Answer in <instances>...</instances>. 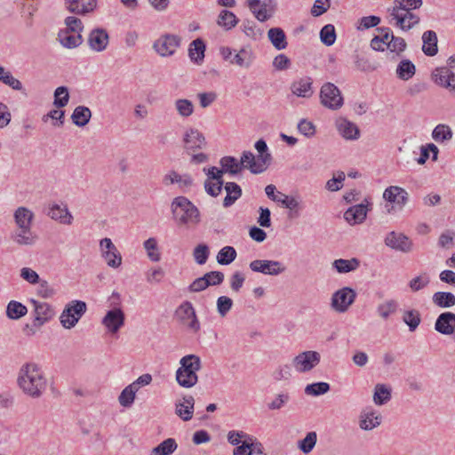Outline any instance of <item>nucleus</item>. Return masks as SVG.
Instances as JSON below:
<instances>
[{"instance_id": "nucleus-1", "label": "nucleus", "mask_w": 455, "mask_h": 455, "mask_svg": "<svg viewBox=\"0 0 455 455\" xmlns=\"http://www.w3.org/2000/svg\"><path fill=\"white\" fill-rule=\"evenodd\" d=\"M18 385L28 396L38 398L46 389L47 382L41 368L35 363H28L20 369Z\"/></svg>"}, {"instance_id": "nucleus-2", "label": "nucleus", "mask_w": 455, "mask_h": 455, "mask_svg": "<svg viewBox=\"0 0 455 455\" xmlns=\"http://www.w3.org/2000/svg\"><path fill=\"white\" fill-rule=\"evenodd\" d=\"M171 209L173 220L179 227H196L201 222L198 208L185 196L175 197Z\"/></svg>"}, {"instance_id": "nucleus-3", "label": "nucleus", "mask_w": 455, "mask_h": 455, "mask_svg": "<svg viewBox=\"0 0 455 455\" xmlns=\"http://www.w3.org/2000/svg\"><path fill=\"white\" fill-rule=\"evenodd\" d=\"M180 366L176 371V380L185 388L194 387L198 381L197 371L201 369V359L196 355H188L180 361Z\"/></svg>"}, {"instance_id": "nucleus-4", "label": "nucleus", "mask_w": 455, "mask_h": 455, "mask_svg": "<svg viewBox=\"0 0 455 455\" xmlns=\"http://www.w3.org/2000/svg\"><path fill=\"white\" fill-rule=\"evenodd\" d=\"M86 304L82 300H72L62 311L60 321L66 329L73 328L86 312Z\"/></svg>"}, {"instance_id": "nucleus-5", "label": "nucleus", "mask_w": 455, "mask_h": 455, "mask_svg": "<svg viewBox=\"0 0 455 455\" xmlns=\"http://www.w3.org/2000/svg\"><path fill=\"white\" fill-rule=\"evenodd\" d=\"M321 104L331 110L339 109L344 103L339 89L332 83L323 84L320 89Z\"/></svg>"}, {"instance_id": "nucleus-6", "label": "nucleus", "mask_w": 455, "mask_h": 455, "mask_svg": "<svg viewBox=\"0 0 455 455\" xmlns=\"http://www.w3.org/2000/svg\"><path fill=\"white\" fill-rule=\"evenodd\" d=\"M175 317L192 332L196 333L200 330V323L191 302L181 303L175 311Z\"/></svg>"}, {"instance_id": "nucleus-7", "label": "nucleus", "mask_w": 455, "mask_h": 455, "mask_svg": "<svg viewBox=\"0 0 455 455\" xmlns=\"http://www.w3.org/2000/svg\"><path fill=\"white\" fill-rule=\"evenodd\" d=\"M265 192L268 198H270L274 202H277L282 204V205L289 210H291L290 216L291 217H298L299 215V203L297 199L292 196H289L282 192L277 191L275 185H267L265 188Z\"/></svg>"}, {"instance_id": "nucleus-8", "label": "nucleus", "mask_w": 455, "mask_h": 455, "mask_svg": "<svg viewBox=\"0 0 455 455\" xmlns=\"http://www.w3.org/2000/svg\"><path fill=\"white\" fill-rule=\"evenodd\" d=\"M356 292L350 287H344L335 291L331 296V306L339 313H345L354 303Z\"/></svg>"}, {"instance_id": "nucleus-9", "label": "nucleus", "mask_w": 455, "mask_h": 455, "mask_svg": "<svg viewBox=\"0 0 455 455\" xmlns=\"http://www.w3.org/2000/svg\"><path fill=\"white\" fill-rule=\"evenodd\" d=\"M180 45V36L176 35L165 34L155 41L153 48L160 56L168 57L174 54Z\"/></svg>"}, {"instance_id": "nucleus-10", "label": "nucleus", "mask_w": 455, "mask_h": 455, "mask_svg": "<svg viewBox=\"0 0 455 455\" xmlns=\"http://www.w3.org/2000/svg\"><path fill=\"white\" fill-rule=\"evenodd\" d=\"M392 20H395V25L403 31H408L418 25L420 21L419 17L412 11L392 8L390 10Z\"/></svg>"}, {"instance_id": "nucleus-11", "label": "nucleus", "mask_w": 455, "mask_h": 455, "mask_svg": "<svg viewBox=\"0 0 455 455\" xmlns=\"http://www.w3.org/2000/svg\"><path fill=\"white\" fill-rule=\"evenodd\" d=\"M320 354L316 351H305L293 358L292 363L299 372L311 371L320 363Z\"/></svg>"}, {"instance_id": "nucleus-12", "label": "nucleus", "mask_w": 455, "mask_h": 455, "mask_svg": "<svg viewBox=\"0 0 455 455\" xmlns=\"http://www.w3.org/2000/svg\"><path fill=\"white\" fill-rule=\"evenodd\" d=\"M34 307V319L36 326H43L50 322L55 315V310L47 302L38 301L36 299H30Z\"/></svg>"}, {"instance_id": "nucleus-13", "label": "nucleus", "mask_w": 455, "mask_h": 455, "mask_svg": "<svg viewBox=\"0 0 455 455\" xmlns=\"http://www.w3.org/2000/svg\"><path fill=\"white\" fill-rule=\"evenodd\" d=\"M250 268L253 272L264 275H277L283 273L286 267L276 260L255 259L250 263Z\"/></svg>"}, {"instance_id": "nucleus-14", "label": "nucleus", "mask_w": 455, "mask_h": 455, "mask_svg": "<svg viewBox=\"0 0 455 455\" xmlns=\"http://www.w3.org/2000/svg\"><path fill=\"white\" fill-rule=\"evenodd\" d=\"M384 242L387 247L403 252H410L413 247L411 240L407 235L395 231L389 232Z\"/></svg>"}, {"instance_id": "nucleus-15", "label": "nucleus", "mask_w": 455, "mask_h": 455, "mask_svg": "<svg viewBox=\"0 0 455 455\" xmlns=\"http://www.w3.org/2000/svg\"><path fill=\"white\" fill-rule=\"evenodd\" d=\"M240 164L242 169H248L253 174L262 173L268 166L265 163L262 156H255L251 151H243L241 156Z\"/></svg>"}, {"instance_id": "nucleus-16", "label": "nucleus", "mask_w": 455, "mask_h": 455, "mask_svg": "<svg viewBox=\"0 0 455 455\" xmlns=\"http://www.w3.org/2000/svg\"><path fill=\"white\" fill-rule=\"evenodd\" d=\"M184 148L188 153L205 147V138L197 129H188L183 136Z\"/></svg>"}, {"instance_id": "nucleus-17", "label": "nucleus", "mask_w": 455, "mask_h": 455, "mask_svg": "<svg viewBox=\"0 0 455 455\" xmlns=\"http://www.w3.org/2000/svg\"><path fill=\"white\" fill-rule=\"evenodd\" d=\"M12 241L20 246L34 245L38 236L32 228H16L10 235Z\"/></svg>"}, {"instance_id": "nucleus-18", "label": "nucleus", "mask_w": 455, "mask_h": 455, "mask_svg": "<svg viewBox=\"0 0 455 455\" xmlns=\"http://www.w3.org/2000/svg\"><path fill=\"white\" fill-rule=\"evenodd\" d=\"M383 198L400 208H403L408 202L409 195L405 189L398 186H390L383 193Z\"/></svg>"}, {"instance_id": "nucleus-19", "label": "nucleus", "mask_w": 455, "mask_h": 455, "mask_svg": "<svg viewBox=\"0 0 455 455\" xmlns=\"http://www.w3.org/2000/svg\"><path fill=\"white\" fill-rule=\"evenodd\" d=\"M433 76L435 84L451 91L455 90V74L447 67L436 68Z\"/></svg>"}, {"instance_id": "nucleus-20", "label": "nucleus", "mask_w": 455, "mask_h": 455, "mask_svg": "<svg viewBox=\"0 0 455 455\" xmlns=\"http://www.w3.org/2000/svg\"><path fill=\"white\" fill-rule=\"evenodd\" d=\"M435 329L441 334L451 335L455 331V314L444 312L437 317Z\"/></svg>"}, {"instance_id": "nucleus-21", "label": "nucleus", "mask_w": 455, "mask_h": 455, "mask_svg": "<svg viewBox=\"0 0 455 455\" xmlns=\"http://www.w3.org/2000/svg\"><path fill=\"white\" fill-rule=\"evenodd\" d=\"M313 79L310 76H305L294 81L291 84V92L297 97L310 98L313 93Z\"/></svg>"}, {"instance_id": "nucleus-22", "label": "nucleus", "mask_w": 455, "mask_h": 455, "mask_svg": "<svg viewBox=\"0 0 455 455\" xmlns=\"http://www.w3.org/2000/svg\"><path fill=\"white\" fill-rule=\"evenodd\" d=\"M88 44L92 50L102 52L108 44V35L102 28L93 29L89 35Z\"/></svg>"}, {"instance_id": "nucleus-23", "label": "nucleus", "mask_w": 455, "mask_h": 455, "mask_svg": "<svg viewBox=\"0 0 455 455\" xmlns=\"http://www.w3.org/2000/svg\"><path fill=\"white\" fill-rule=\"evenodd\" d=\"M195 399L192 395H186L182 401H179L175 404V413L184 421L192 419L194 413Z\"/></svg>"}, {"instance_id": "nucleus-24", "label": "nucleus", "mask_w": 455, "mask_h": 455, "mask_svg": "<svg viewBox=\"0 0 455 455\" xmlns=\"http://www.w3.org/2000/svg\"><path fill=\"white\" fill-rule=\"evenodd\" d=\"M48 215L61 224L70 225L73 221V216L66 204H52L49 208Z\"/></svg>"}, {"instance_id": "nucleus-25", "label": "nucleus", "mask_w": 455, "mask_h": 455, "mask_svg": "<svg viewBox=\"0 0 455 455\" xmlns=\"http://www.w3.org/2000/svg\"><path fill=\"white\" fill-rule=\"evenodd\" d=\"M367 206L363 204L349 207L344 213V219L350 225L360 224L363 222L367 216Z\"/></svg>"}, {"instance_id": "nucleus-26", "label": "nucleus", "mask_w": 455, "mask_h": 455, "mask_svg": "<svg viewBox=\"0 0 455 455\" xmlns=\"http://www.w3.org/2000/svg\"><path fill=\"white\" fill-rule=\"evenodd\" d=\"M34 218V212L24 206L18 207L13 213L16 228H32Z\"/></svg>"}, {"instance_id": "nucleus-27", "label": "nucleus", "mask_w": 455, "mask_h": 455, "mask_svg": "<svg viewBox=\"0 0 455 455\" xmlns=\"http://www.w3.org/2000/svg\"><path fill=\"white\" fill-rule=\"evenodd\" d=\"M66 5L70 12L85 14L96 7L95 0H66Z\"/></svg>"}, {"instance_id": "nucleus-28", "label": "nucleus", "mask_w": 455, "mask_h": 455, "mask_svg": "<svg viewBox=\"0 0 455 455\" xmlns=\"http://www.w3.org/2000/svg\"><path fill=\"white\" fill-rule=\"evenodd\" d=\"M163 184L169 186L178 184L180 188H188L193 184V179L188 174L180 175L175 171H170L163 177Z\"/></svg>"}, {"instance_id": "nucleus-29", "label": "nucleus", "mask_w": 455, "mask_h": 455, "mask_svg": "<svg viewBox=\"0 0 455 455\" xmlns=\"http://www.w3.org/2000/svg\"><path fill=\"white\" fill-rule=\"evenodd\" d=\"M58 40L63 47L68 49L76 48L83 42L81 34L70 32L68 29H60L58 34Z\"/></svg>"}, {"instance_id": "nucleus-30", "label": "nucleus", "mask_w": 455, "mask_h": 455, "mask_svg": "<svg viewBox=\"0 0 455 455\" xmlns=\"http://www.w3.org/2000/svg\"><path fill=\"white\" fill-rule=\"evenodd\" d=\"M422 51L427 56H435L438 52L437 35L433 30L425 31L422 35Z\"/></svg>"}, {"instance_id": "nucleus-31", "label": "nucleus", "mask_w": 455, "mask_h": 455, "mask_svg": "<svg viewBox=\"0 0 455 455\" xmlns=\"http://www.w3.org/2000/svg\"><path fill=\"white\" fill-rule=\"evenodd\" d=\"M338 130L343 138L346 140H356L359 137V129L352 122L346 119H341L337 124Z\"/></svg>"}, {"instance_id": "nucleus-32", "label": "nucleus", "mask_w": 455, "mask_h": 455, "mask_svg": "<svg viewBox=\"0 0 455 455\" xmlns=\"http://www.w3.org/2000/svg\"><path fill=\"white\" fill-rule=\"evenodd\" d=\"M6 316L11 320H19L28 314V307L17 300H11L6 306Z\"/></svg>"}, {"instance_id": "nucleus-33", "label": "nucleus", "mask_w": 455, "mask_h": 455, "mask_svg": "<svg viewBox=\"0 0 455 455\" xmlns=\"http://www.w3.org/2000/svg\"><path fill=\"white\" fill-rule=\"evenodd\" d=\"M268 39L276 50H283L287 47L286 36L280 28H270L267 32Z\"/></svg>"}, {"instance_id": "nucleus-34", "label": "nucleus", "mask_w": 455, "mask_h": 455, "mask_svg": "<svg viewBox=\"0 0 455 455\" xmlns=\"http://www.w3.org/2000/svg\"><path fill=\"white\" fill-rule=\"evenodd\" d=\"M91 116L92 112L89 108L78 106L74 109L71 115V119L76 126L84 127L89 123Z\"/></svg>"}, {"instance_id": "nucleus-35", "label": "nucleus", "mask_w": 455, "mask_h": 455, "mask_svg": "<svg viewBox=\"0 0 455 455\" xmlns=\"http://www.w3.org/2000/svg\"><path fill=\"white\" fill-rule=\"evenodd\" d=\"M224 188L227 196L223 200V206L229 207L242 196V189L235 182H227Z\"/></svg>"}, {"instance_id": "nucleus-36", "label": "nucleus", "mask_w": 455, "mask_h": 455, "mask_svg": "<svg viewBox=\"0 0 455 455\" xmlns=\"http://www.w3.org/2000/svg\"><path fill=\"white\" fill-rule=\"evenodd\" d=\"M416 72L415 65L409 60H403L399 62L396 68V76L398 78L408 81Z\"/></svg>"}, {"instance_id": "nucleus-37", "label": "nucleus", "mask_w": 455, "mask_h": 455, "mask_svg": "<svg viewBox=\"0 0 455 455\" xmlns=\"http://www.w3.org/2000/svg\"><path fill=\"white\" fill-rule=\"evenodd\" d=\"M205 44L201 38L194 40L189 46L188 54L191 60L199 63L204 58Z\"/></svg>"}, {"instance_id": "nucleus-38", "label": "nucleus", "mask_w": 455, "mask_h": 455, "mask_svg": "<svg viewBox=\"0 0 455 455\" xmlns=\"http://www.w3.org/2000/svg\"><path fill=\"white\" fill-rule=\"evenodd\" d=\"M433 302L439 307H451L455 305V295L449 291H437L433 295Z\"/></svg>"}, {"instance_id": "nucleus-39", "label": "nucleus", "mask_w": 455, "mask_h": 455, "mask_svg": "<svg viewBox=\"0 0 455 455\" xmlns=\"http://www.w3.org/2000/svg\"><path fill=\"white\" fill-rule=\"evenodd\" d=\"M238 23V19L236 16L230 11L222 10L218 17L217 24L226 30H230Z\"/></svg>"}, {"instance_id": "nucleus-40", "label": "nucleus", "mask_w": 455, "mask_h": 455, "mask_svg": "<svg viewBox=\"0 0 455 455\" xmlns=\"http://www.w3.org/2000/svg\"><path fill=\"white\" fill-rule=\"evenodd\" d=\"M332 265L339 273H348L355 270L359 267L360 261L356 258L351 259H339L334 260Z\"/></svg>"}, {"instance_id": "nucleus-41", "label": "nucleus", "mask_w": 455, "mask_h": 455, "mask_svg": "<svg viewBox=\"0 0 455 455\" xmlns=\"http://www.w3.org/2000/svg\"><path fill=\"white\" fill-rule=\"evenodd\" d=\"M100 248L101 251L102 258L106 260L107 264L114 267V251L112 249L114 248V244L110 238H104L100 243Z\"/></svg>"}, {"instance_id": "nucleus-42", "label": "nucleus", "mask_w": 455, "mask_h": 455, "mask_svg": "<svg viewBox=\"0 0 455 455\" xmlns=\"http://www.w3.org/2000/svg\"><path fill=\"white\" fill-rule=\"evenodd\" d=\"M381 418L371 411L361 416L360 427L363 430H371L380 425Z\"/></svg>"}, {"instance_id": "nucleus-43", "label": "nucleus", "mask_w": 455, "mask_h": 455, "mask_svg": "<svg viewBox=\"0 0 455 455\" xmlns=\"http://www.w3.org/2000/svg\"><path fill=\"white\" fill-rule=\"evenodd\" d=\"M135 386L132 384L128 385L120 394L118 397L119 403L125 408H129L132 405L136 393Z\"/></svg>"}, {"instance_id": "nucleus-44", "label": "nucleus", "mask_w": 455, "mask_h": 455, "mask_svg": "<svg viewBox=\"0 0 455 455\" xmlns=\"http://www.w3.org/2000/svg\"><path fill=\"white\" fill-rule=\"evenodd\" d=\"M403 321L409 326L411 331H414L421 322L420 314L416 309L406 310L403 312Z\"/></svg>"}, {"instance_id": "nucleus-45", "label": "nucleus", "mask_w": 455, "mask_h": 455, "mask_svg": "<svg viewBox=\"0 0 455 455\" xmlns=\"http://www.w3.org/2000/svg\"><path fill=\"white\" fill-rule=\"evenodd\" d=\"M177 449L176 441L168 438L152 450L153 455H171Z\"/></svg>"}, {"instance_id": "nucleus-46", "label": "nucleus", "mask_w": 455, "mask_h": 455, "mask_svg": "<svg viewBox=\"0 0 455 455\" xmlns=\"http://www.w3.org/2000/svg\"><path fill=\"white\" fill-rule=\"evenodd\" d=\"M236 251L232 246H225L220 250L217 255V261L220 265H229L236 258Z\"/></svg>"}, {"instance_id": "nucleus-47", "label": "nucleus", "mask_w": 455, "mask_h": 455, "mask_svg": "<svg viewBox=\"0 0 455 455\" xmlns=\"http://www.w3.org/2000/svg\"><path fill=\"white\" fill-rule=\"evenodd\" d=\"M225 172L232 175L237 174L242 171L240 163L234 156H224L220 161Z\"/></svg>"}, {"instance_id": "nucleus-48", "label": "nucleus", "mask_w": 455, "mask_h": 455, "mask_svg": "<svg viewBox=\"0 0 455 455\" xmlns=\"http://www.w3.org/2000/svg\"><path fill=\"white\" fill-rule=\"evenodd\" d=\"M69 100V92L68 89L66 86H59L54 91V100L53 105L61 108L68 105Z\"/></svg>"}, {"instance_id": "nucleus-49", "label": "nucleus", "mask_w": 455, "mask_h": 455, "mask_svg": "<svg viewBox=\"0 0 455 455\" xmlns=\"http://www.w3.org/2000/svg\"><path fill=\"white\" fill-rule=\"evenodd\" d=\"M317 441V435L315 432H308L305 438L299 441L298 447L299 449L305 454L309 453L312 451L314 447L315 446Z\"/></svg>"}, {"instance_id": "nucleus-50", "label": "nucleus", "mask_w": 455, "mask_h": 455, "mask_svg": "<svg viewBox=\"0 0 455 455\" xmlns=\"http://www.w3.org/2000/svg\"><path fill=\"white\" fill-rule=\"evenodd\" d=\"M391 399V393L383 384H377L373 395V401L378 405H382Z\"/></svg>"}, {"instance_id": "nucleus-51", "label": "nucleus", "mask_w": 455, "mask_h": 455, "mask_svg": "<svg viewBox=\"0 0 455 455\" xmlns=\"http://www.w3.org/2000/svg\"><path fill=\"white\" fill-rule=\"evenodd\" d=\"M175 108L178 112V114L181 117H188L190 116L194 112V105L191 100L187 99H179L175 100Z\"/></svg>"}, {"instance_id": "nucleus-52", "label": "nucleus", "mask_w": 455, "mask_h": 455, "mask_svg": "<svg viewBox=\"0 0 455 455\" xmlns=\"http://www.w3.org/2000/svg\"><path fill=\"white\" fill-rule=\"evenodd\" d=\"M407 44L403 37L391 35V39L387 43V48L395 52L396 56H400L406 49Z\"/></svg>"}, {"instance_id": "nucleus-53", "label": "nucleus", "mask_w": 455, "mask_h": 455, "mask_svg": "<svg viewBox=\"0 0 455 455\" xmlns=\"http://www.w3.org/2000/svg\"><path fill=\"white\" fill-rule=\"evenodd\" d=\"M433 139L437 142L449 140L452 138L451 129L445 124H438L432 132Z\"/></svg>"}, {"instance_id": "nucleus-54", "label": "nucleus", "mask_w": 455, "mask_h": 455, "mask_svg": "<svg viewBox=\"0 0 455 455\" xmlns=\"http://www.w3.org/2000/svg\"><path fill=\"white\" fill-rule=\"evenodd\" d=\"M398 308V304L395 299H389L379 304L377 312L383 319H387L390 315L394 314Z\"/></svg>"}, {"instance_id": "nucleus-55", "label": "nucleus", "mask_w": 455, "mask_h": 455, "mask_svg": "<svg viewBox=\"0 0 455 455\" xmlns=\"http://www.w3.org/2000/svg\"><path fill=\"white\" fill-rule=\"evenodd\" d=\"M320 38L323 44L331 46L335 43V28L331 24L325 25L320 31Z\"/></svg>"}, {"instance_id": "nucleus-56", "label": "nucleus", "mask_w": 455, "mask_h": 455, "mask_svg": "<svg viewBox=\"0 0 455 455\" xmlns=\"http://www.w3.org/2000/svg\"><path fill=\"white\" fill-rule=\"evenodd\" d=\"M210 255V250L208 245L204 243H200L195 247L193 251V257L195 261L199 265H204L206 263Z\"/></svg>"}, {"instance_id": "nucleus-57", "label": "nucleus", "mask_w": 455, "mask_h": 455, "mask_svg": "<svg viewBox=\"0 0 455 455\" xmlns=\"http://www.w3.org/2000/svg\"><path fill=\"white\" fill-rule=\"evenodd\" d=\"M330 390V385L326 382H316L309 384L305 388V393L308 395L317 396L327 393Z\"/></svg>"}, {"instance_id": "nucleus-58", "label": "nucleus", "mask_w": 455, "mask_h": 455, "mask_svg": "<svg viewBox=\"0 0 455 455\" xmlns=\"http://www.w3.org/2000/svg\"><path fill=\"white\" fill-rule=\"evenodd\" d=\"M144 248L147 251L148 258L152 261L160 260V253L158 252L157 242L155 238L150 237L144 242Z\"/></svg>"}, {"instance_id": "nucleus-59", "label": "nucleus", "mask_w": 455, "mask_h": 455, "mask_svg": "<svg viewBox=\"0 0 455 455\" xmlns=\"http://www.w3.org/2000/svg\"><path fill=\"white\" fill-rule=\"evenodd\" d=\"M51 118L52 125L55 127H61L64 124L65 111L60 109H52L43 116V121L47 122Z\"/></svg>"}, {"instance_id": "nucleus-60", "label": "nucleus", "mask_w": 455, "mask_h": 455, "mask_svg": "<svg viewBox=\"0 0 455 455\" xmlns=\"http://www.w3.org/2000/svg\"><path fill=\"white\" fill-rule=\"evenodd\" d=\"M423 0H395L393 8L413 11L421 7Z\"/></svg>"}, {"instance_id": "nucleus-61", "label": "nucleus", "mask_w": 455, "mask_h": 455, "mask_svg": "<svg viewBox=\"0 0 455 455\" xmlns=\"http://www.w3.org/2000/svg\"><path fill=\"white\" fill-rule=\"evenodd\" d=\"M231 63L235 64L242 68H248L251 64V54L248 51L242 49L237 52Z\"/></svg>"}, {"instance_id": "nucleus-62", "label": "nucleus", "mask_w": 455, "mask_h": 455, "mask_svg": "<svg viewBox=\"0 0 455 455\" xmlns=\"http://www.w3.org/2000/svg\"><path fill=\"white\" fill-rule=\"evenodd\" d=\"M380 22V18L375 15H370L361 18L358 20V30L369 29L378 26Z\"/></svg>"}, {"instance_id": "nucleus-63", "label": "nucleus", "mask_w": 455, "mask_h": 455, "mask_svg": "<svg viewBox=\"0 0 455 455\" xmlns=\"http://www.w3.org/2000/svg\"><path fill=\"white\" fill-rule=\"evenodd\" d=\"M232 306L233 300L229 297L220 296L217 299V310L222 317L226 316Z\"/></svg>"}, {"instance_id": "nucleus-64", "label": "nucleus", "mask_w": 455, "mask_h": 455, "mask_svg": "<svg viewBox=\"0 0 455 455\" xmlns=\"http://www.w3.org/2000/svg\"><path fill=\"white\" fill-rule=\"evenodd\" d=\"M223 186H224V181H220V180L212 182V180H209V179H207L204 181L205 191L207 192L208 195H210L213 197H216L220 194Z\"/></svg>"}]
</instances>
